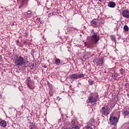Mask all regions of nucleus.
<instances>
[{
    "instance_id": "dca6fc26",
    "label": "nucleus",
    "mask_w": 129,
    "mask_h": 129,
    "mask_svg": "<svg viewBox=\"0 0 129 129\" xmlns=\"http://www.w3.org/2000/svg\"><path fill=\"white\" fill-rule=\"evenodd\" d=\"M123 29L124 31H128V27L127 25H125Z\"/></svg>"
},
{
    "instance_id": "4468645a",
    "label": "nucleus",
    "mask_w": 129,
    "mask_h": 129,
    "mask_svg": "<svg viewBox=\"0 0 129 129\" xmlns=\"http://www.w3.org/2000/svg\"><path fill=\"white\" fill-rule=\"evenodd\" d=\"M111 39L112 41H113V42H114L115 43L116 40H115V37L114 36H111Z\"/></svg>"
},
{
    "instance_id": "4be33fe9",
    "label": "nucleus",
    "mask_w": 129,
    "mask_h": 129,
    "mask_svg": "<svg viewBox=\"0 0 129 129\" xmlns=\"http://www.w3.org/2000/svg\"><path fill=\"white\" fill-rule=\"evenodd\" d=\"M44 68H47V66H44Z\"/></svg>"
},
{
    "instance_id": "ddd939ff",
    "label": "nucleus",
    "mask_w": 129,
    "mask_h": 129,
    "mask_svg": "<svg viewBox=\"0 0 129 129\" xmlns=\"http://www.w3.org/2000/svg\"><path fill=\"white\" fill-rule=\"evenodd\" d=\"M60 62H61V60H60V59L56 58L55 59V64H56V65H58V64H60Z\"/></svg>"
},
{
    "instance_id": "f8f14e48",
    "label": "nucleus",
    "mask_w": 129,
    "mask_h": 129,
    "mask_svg": "<svg viewBox=\"0 0 129 129\" xmlns=\"http://www.w3.org/2000/svg\"><path fill=\"white\" fill-rule=\"evenodd\" d=\"M123 114H124V115H126V116L129 115V111H127V110H124L123 111Z\"/></svg>"
},
{
    "instance_id": "20e7f679",
    "label": "nucleus",
    "mask_w": 129,
    "mask_h": 129,
    "mask_svg": "<svg viewBox=\"0 0 129 129\" xmlns=\"http://www.w3.org/2000/svg\"><path fill=\"white\" fill-rule=\"evenodd\" d=\"M91 40L92 44H96L99 41V36L97 34H94L91 36Z\"/></svg>"
},
{
    "instance_id": "412c9836",
    "label": "nucleus",
    "mask_w": 129,
    "mask_h": 129,
    "mask_svg": "<svg viewBox=\"0 0 129 129\" xmlns=\"http://www.w3.org/2000/svg\"><path fill=\"white\" fill-rule=\"evenodd\" d=\"M99 2H100V3H102V2H103V1L104 0H98Z\"/></svg>"
},
{
    "instance_id": "a878e982",
    "label": "nucleus",
    "mask_w": 129,
    "mask_h": 129,
    "mask_svg": "<svg viewBox=\"0 0 129 129\" xmlns=\"http://www.w3.org/2000/svg\"><path fill=\"white\" fill-rule=\"evenodd\" d=\"M128 129H129V127H128Z\"/></svg>"
},
{
    "instance_id": "423d86ee",
    "label": "nucleus",
    "mask_w": 129,
    "mask_h": 129,
    "mask_svg": "<svg viewBox=\"0 0 129 129\" xmlns=\"http://www.w3.org/2000/svg\"><path fill=\"white\" fill-rule=\"evenodd\" d=\"M89 100L91 104L94 105L96 103V102H97V100H98V99L97 98L91 96L89 97Z\"/></svg>"
},
{
    "instance_id": "f03ea898",
    "label": "nucleus",
    "mask_w": 129,
    "mask_h": 129,
    "mask_svg": "<svg viewBox=\"0 0 129 129\" xmlns=\"http://www.w3.org/2000/svg\"><path fill=\"white\" fill-rule=\"evenodd\" d=\"M101 112L102 114H103V115H105L106 116L108 115L109 113H110V108H109V107L107 106H104V107H102Z\"/></svg>"
},
{
    "instance_id": "f3484780",
    "label": "nucleus",
    "mask_w": 129,
    "mask_h": 129,
    "mask_svg": "<svg viewBox=\"0 0 129 129\" xmlns=\"http://www.w3.org/2000/svg\"><path fill=\"white\" fill-rule=\"evenodd\" d=\"M92 26H96V25H97V23H96V21H92Z\"/></svg>"
},
{
    "instance_id": "2eb2a0df",
    "label": "nucleus",
    "mask_w": 129,
    "mask_h": 129,
    "mask_svg": "<svg viewBox=\"0 0 129 129\" xmlns=\"http://www.w3.org/2000/svg\"><path fill=\"white\" fill-rule=\"evenodd\" d=\"M27 85L28 87L29 88V89H34V88H35L34 87H31V86H30V85L29 84V83H27Z\"/></svg>"
},
{
    "instance_id": "6ab92c4d",
    "label": "nucleus",
    "mask_w": 129,
    "mask_h": 129,
    "mask_svg": "<svg viewBox=\"0 0 129 129\" xmlns=\"http://www.w3.org/2000/svg\"><path fill=\"white\" fill-rule=\"evenodd\" d=\"M27 81H28V82H31V79L30 78H28L27 79Z\"/></svg>"
},
{
    "instance_id": "b1692460",
    "label": "nucleus",
    "mask_w": 129,
    "mask_h": 129,
    "mask_svg": "<svg viewBox=\"0 0 129 129\" xmlns=\"http://www.w3.org/2000/svg\"><path fill=\"white\" fill-rule=\"evenodd\" d=\"M31 128H32V127H31Z\"/></svg>"
},
{
    "instance_id": "f257e3e1",
    "label": "nucleus",
    "mask_w": 129,
    "mask_h": 129,
    "mask_svg": "<svg viewBox=\"0 0 129 129\" xmlns=\"http://www.w3.org/2000/svg\"><path fill=\"white\" fill-rule=\"evenodd\" d=\"M15 64H16L17 66H22V65H25V64H26V60L24 59V58L22 56H17L16 58H15Z\"/></svg>"
},
{
    "instance_id": "7ed1b4c3",
    "label": "nucleus",
    "mask_w": 129,
    "mask_h": 129,
    "mask_svg": "<svg viewBox=\"0 0 129 129\" xmlns=\"http://www.w3.org/2000/svg\"><path fill=\"white\" fill-rule=\"evenodd\" d=\"M71 79H75L77 80V79H80V78H83L84 77V75L83 74H73L70 76Z\"/></svg>"
},
{
    "instance_id": "9d476101",
    "label": "nucleus",
    "mask_w": 129,
    "mask_h": 129,
    "mask_svg": "<svg viewBox=\"0 0 129 129\" xmlns=\"http://www.w3.org/2000/svg\"><path fill=\"white\" fill-rule=\"evenodd\" d=\"M116 6L115 3L113 2H110L108 5L109 8H115Z\"/></svg>"
},
{
    "instance_id": "6e6552de",
    "label": "nucleus",
    "mask_w": 129,
    "mask_h": 129,
    "mask_svg": "<svg viewBox=\"0 0 129 129\" xmlns=\"http://www.w3.org/2000/svg\"><path fill=\"white\" fill-rule=\"evenodd\" d=\"M97 66H99V67H102L103 66V63L104 61H103V58H99V59L96 61Z\"/></svg>"
},
{
    "instance_id": "1a4fd4ad",
    "label": "nucleus",
    "mask_w": 129,
    "mask_h": 129,
    "mask_svg": "<svg viewBox=\"0 0 129 129\" xmlns=\"http://www.w3.org/2000/svg\"><path fill=\"white\" fill-rule=\"evenodd\" d=\"M122 16L124 17V18H126V19H128L129 18V11L128 10H125L122 12Z\"/></svg>"
},
{
    "instance_id": "5701e85b",
    "label": "nucleus",
    "mask_w": 129,
    "mask_h": 129,
    "mask_svg": "<svg viewBox=\"0 0 129 129\" xmlns=\"http://www.w3.org/2000/svg\"><path fill=\"white\" fill-rule=\"evenodd\" d=\"M59 98H60V97H58L57 98V99H59Z\"/></svg>"
},
{
    "instance_id": "0eeeda50",
    "label": "nucleus",
    "mask_w": 129,
    "mask_h": 129,
    "mask_svg": "<svg viewBox=\"0 0 129 129\" xmlns=\"http://www.w3.org/2000/svg\"><path fill=\"white\" fill-rule=\"evenodd\" d=\"M117 121H118L117 118L112 116H110V122L111 124H112V125L115 124L116 122H117Z\"/></svg>"
},
{
    "instance_id": "9b49d317",
    "label": "nucleus",
    "mask_w": 129,
    "mask_h": 129,
    "mask_svg": "<svg viewBox=\"0 0 129 129\" xmlns=\"http://www.w3.org/2000/svg\"><path fill=\"white\" fill-rule=\"evenodd\" d=\"M0 125L1 126H3V127H5V126H7V122H6L5 120H2L0 122Z\"/></svg>"
},
{
    "instance_id": "393cba45",
    "label": "nucleus",
    "mask_w": 129,
    "mask_h": 129,
    "mask_svg": "<svg viewBox=\"0 0 129 129\" xmlns=\"http://www.w3.org/2000/svg\"><path fill=\"white\" fill-rule=\"evenodd\" d=\"M127 95L128 96V94H127Z\"/></svg>"
},
{
    "instance_id": "a211bd4d",
    "label": "nucleus",
    "mask_w": 129,
    "mask_h": 129,
    "mask_svg": "<svg viewBox=\"0 0 129 129\" xmlns=\"http://www.w3.org/2000/svg\"><path fill=\"white\" fill-rule=\"evenodd\" d=\"M123 72H124V70H123V69H121L120 70V74H122L123 73Z\"/></svg>"
},
{
    "instance_id": "aec40b11",
    "label": "nucleus",
    "mask_w": 129,
    "mask_h": 129,
    "mask_svg": "<svg viewBox=\"0 0 129 129\" xmlns=\"http://www.w3.org/2000/svg\"><path fill=\"white\" fill-rule=\"evenodd\" d=\"M28 12L29 15H31V14H32V12L31 11H28Z\"/></svg>"
},
{
    "instance_id": "39448f33",
    "label": "nucleus",
    "mask_w": 129,
    "mask_h": 129,
    "mask_svg": "<svg viewBox=\"0 0 129 129\" xmlns=\"http://www.w3.org/2000/svg\"><path fill=\"white\" fill-rule=\"evenodd\" d=\"M64 129H79V126L76 125V122L75 120H72L71 123V126L68 128H65Z\"/></svg>"
}]
</instances>
